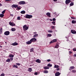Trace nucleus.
<instances>
[{
	"mask_svg": "<svg viewBox=\"0 0 76 76\" xmlns=\"http://www.w3.org/2000/svg\"><path fill=\"white\" fill-rule=\"evenodd\" d=\"M28 28H29V27L26 26V25H24L23 26V31H27V30L28 29Z\"/></svg>",
	"mask_w": 76,
	"mask_h": 76,
	"instance_id": "f257e3e1",
	"label": "nucleus"
},
{
	"mask_svg": "<svg viewBox=\"0 0 76 76\" xmlns=\"http://www.w3.org/2000/svg\"><path fill=\"white\" fill-rule=\"evenodd\" d=\"M26 18L27 19H31L32 18V15H26Z\"/></svg>",
	"mask_w": 76,
	"mask_h": 76,
	"instance_id": "f03ea898",
	"label": "nucleus"
},
{
	"mask_svg": "<svg viewBox=\"0 0 76 76\" xmlns=\"http://www.w3.org/2000/svg\"><path fill=\"white\" fill-rule=\"evenodd\" d=\"M30 41H31V42H35L37 41V39L35 38H32L31 39H30Z\"/></svg>",
	"mask_w": 76,
	"mask_h": 76,
	"instance_id": "7ed1b4c3",
	"label": "nucleus"
},
{
	"mask_svg": "<svg viewBox=\"0 0 76 76\" xmlns=\"http://www.w3.org/2000/svg\"><path fill=\"white\" fill-rule=\"evenodd\" d=\"M10 34V32L9 31H7L4 32V34L5 35H9Z\"/></svg>",
	"mask_w": 76,
	"mask_h": 76,
	"instance_id": "20e7f679",
	"label": "nucleus"
},
{
	"mask_svg": "<svg viewBox=\"0 0 76 76\" xmlns=\"http://www.w3.org/2000/svg\"><path fill=\"white\" fill-rule=\"evenodd\" d=\"M18 7V5L17 4H14L12 5V7H15V8H17Z\"/></svg>",
	"mask_w": 76,
	"mask_h": 76,
	"instance_id": "39448f33",
	"label": "nucleus"
},
{
	"mask_svg": "<svg viewBox=\"0 0 76 76\" xmlns=\"http://www.w3.org/2000/svg\"><path fill=\"white\" fill-rule=\"evenodd\" d=\"M66 4H68L69 3H70V0H66L65 1Z\"/></svg>",
	"mask_w": 76,
	"mask_h": 76,
	"instance_id": "423d86ee",
	"label": "nucleus"
},
{
	"mask_svg": "<svg viewBox=\"0 0 76 76\" xmlns=\"http://www.w3.org/2000/svg\"><path fill=\"white\" fill-rule=\"evenodd\" d=\"M19 4H25V2L24 1H20L19 2Z\"/></svg>",
	"mask_w": 76,
	"mask_h": 76,
	"instance_id": "0eeeda50",
	"label": "nucleus"
},
{
	"mask_svg": "<svg viewBox=\"0 0 76 76\" xmlns=\"http://www.w3.org/2000/svg\"><path fill=\"white\" fill-rule=\"evenodd\" d=\"M55 76H58L60 75V73L59 72H57L55 74Z\"/></svg>",
	"mask_w": 76,
	"mask_h": 76,
	"instance_id": "6e6552de",
	"label": "nucleus"
},
{
	"mask_svg": "<svg viewBox=\"0 0 76 76\" xmlns=\"http://www.w3.org/2000/svg\"><path fill=\"white\" fill-rule=\"evenodd\" d=\"M32 43V42L31 41H29L28 42H26V44H28V45H29V44H31Z\"/></svg>",
	"mask_w": 76,
	"mask_h": 76,
	"instance_id": "1a4fd4ad",
	"label": "nucleus"
},
{
	"mask_svg": "<svg viewBox=\"0 0 76 76\" xmlns=\"http://www.w3.org/2000/svg\"><path fill=\"white\" fill-rule=\"evenodd\" d=\"M12 45L13 46H15V45H18V43L16 42H15L12 44Z\"/></svg>",
	"mask_w": 76,
	"mask_h": 76,
	"instance_id": "9d476101",
	"label": "nucleus"
},
{
	"mask_svg": "<svg viewBox=\"0 0 76 76\" xmlns=\"http://www.w3.org/2000/svg\"><path fill=\"white\" fill-rule=\"evenodd\" d=\"M9 24L10 25H11V26H15V24L14 23H12L11 22H10L9 23Z\"/></svg>",
	"mask_w": 76,
	"mask_h": 76,
	"instance_id": "9b49d317",
	"label": "nucleus"
},
{
	"mask_svg": "<svg viewBox=\"0 0 76 76\" xmlns=\"http://www.w3.org/2000/svg\"><path fill=\"white\" fill-rule=\"evenodd\" d=\"M71 32L72 34H76V31L73 30H72L71 31Z\"/></svg>",
	"mask_w": 76,
	"mask_h": 76,
	"instance_id": "f8f14e48",
	"label": "nucleus"
},
{
	"mask_svg": "<svg viewBox=\"0 0 76 76\" xmlns=\"http://www.w3.org/2000/svg\"><path fill=\"white\" fill-rule=\"evenodd\" d=\"M36 62L38 63H41V60L37 59L36 60Z\"/></svg>",
	"mask_w": 76,
	"mask_h": 76,
	"instance_id": "ddd939ff",
	"label": "nucleus"
},
{
	"mask_svg": "<svg viewBox=\"0 0 76 76\" xmlns=\"http://www.w3.org/2000/svg\"><path fill=\"white\" fill-rule=\"evenodd\" d=\"M46 15H47L48 16H49V17H51V13L50 12H48L46 13Z\"/></svg>",
	"mask_w": 76,
	"mask_h": 76,
	"instance_id": "4468645a",
	"label": "nucleus"
},
{
	"mask_svg": "<svg viewBox=\"0 0 76 76\" xmlns=\"http://www.w3.org/2000/svg\"><path fill=\"white\" fill-rule=\"evenodd\" d=\"M38 34H34L33 36V38H36V37H38Z\"/></svg>",
	"mask_w": 76,
	"mask_h": 76,
	"instance_id": "2eb2a0df",
	"label": "nucleus"
},
{
	"mask_svg": "<svg viewBox=\"0 0 76 76\" xmlns=\"http://www.w3.org/2000/svg\"><path fill=\"white\" fill-rule=\"evenodd\" d=\"M9 57H14V55H12V54H10L9 55Z\"/></svg>",
	"mask_w": 76,
	"mask_h": 76,
	"instance_id": "dca6fc26",
	"label": "nucleus"
},
{
	"mask_svg": "<svg viewBox=\"0 0 76 76\" xmlns=\"http://www.w3.org/2000/svg\"><path fill=\"white\" fill-rule=\"evenodd\" d=\"M20 13L21 14H25V11L24 10L20 12Z\"/></svg>",
	"mask_w": 76,
	"mask_h": 76,
	"instance_id": "f3484780",
	"label": "nucleus"
},
{
	"mask_svg": "<svg viewBox=\"0 0 76 76\" xmlns=\"http://www.w3.org/2000/svg\"><path fill=\"white\" fill-rule=\"evenodd\" d=\"M49 67L48 66H45L44 67V69L46 70L47 69H49Z\"/></svg>",
	"mask_w": 76,
	"mask_h": 76,
	"instance_id": "a211bd4d",
	"label": "nucleus"
},
{
	"mask_svg": "<svg viewBox=\"0 0 76 76\" xmlns=\"http://www.w3.org/2000/svg\"><path fill=\"white\" fill-rule=\"evenodd\" d=\"M12 31H16V28H11Z\"/></svg>",
	"mask_w": 76,
	"mask_h": 76,
	"instance_id": "6ab92c4d",
	"label": "nucleus"
},
{
	"mask_svg": "<svg viewBox=\"0 0 76 76\" xmlns=\"http://www.w3.org/2000/svg\"><path fill=\"white\" fill-rule=\"evenodd\" d=\"M54 67L55 68H58V67H59V66H58V65H55Z\"/></svg>",
	"mask_w": 76,
	"mask_h": 76,
	"instance_id": "aec40b11",
	"label": "nucleus"
},
{
	"mask_svg": "<svg viewBox=\"0 0 76 76\" xmlns=\"http://www.w3.org/2000/svg\"><path fill=\"white\" fill-rule=\"evenodd\" d=\"M32 68H28V72H32Z\"/></svg>",
	"mask_w": 76,
	"mask_h": 76,
	"instance_id": "412c9836",
	"label": "nucleus"
},
{
	"mask_svg": "<svg viewBox=\"0 0 76 76\" xmlns=\"http://www.w3.org/2000/svg\"><path fill=\"white\" fill-rule=\"evenodd\" d=\"M4 16V14H0V17L1 18H3Z\"/></svg>",
	"mask_w": 76,
	"mask_h": 76,
	"instance_id": "4be33fe9",
	"label": "nucleus"
},
{
	"mask_svg": "<svg viewBox=\"0 0 76 76\" xmlns=\"http://www.w3.org/2000/svg\"><path fill=\"white\" fill-rule=\"evenodd\" d=\"M47 66H48V67H52V64H48Z\"/></svg>",
	"mask_w": 76,
	"mask_h": 76,
	"instance_id": "5701e85b",
	"label": "nucleus"
},
{
	"mask_svg": "<svg viewBox=\"0 0 76 76\" xmlns=\"http://www.w3.org/2000/svg\"><path fill=\"white\" fill-rule=\"evenodd\" d=\"M7 62H10V60L9 58H8L6 60Z\"/></svg>",
	"mask_w": 76,
	"mask_h": 76,
	"instance_id": "b1692460",
	"label": "nucleus"
},
{
	"mask_svg": "<svg viewBox=\"0 0 76 76\" xmlns=\"http://www.w3.org/2000/svg\"><path fill=\"white\" fill-rule=\"evenodd\" d=\"M55 48H58V45L56 44L55 47Z\"/></svg>",
	"mask_w": 76,
	"mask_h": 76,
	"instance_id": "393cba45",
	"label": "nucleus"
},
{
	"mask_svg": "<svg viewBox=\"0 0 76 76\" xmlns=\"http://www.w3.org/2000/svg\"><path fill=\"white\" fill-rule=\"evenodd\" d=\"M6 10H4L2 12V14H3V15H4V13H5V12H6Z\"/></svg>",
	"mask_w": 76,
	"mask_h": 76,
	"instance_id": "a878e982",
	"label": "nucleus"
},
{
	"mask_svg": "<svg viewBox=\"0 0 76 76\" xmlns=\"http://www.w3.org/2000/svg\"><path fill=\"white\" fill-rule=\"evenodd\" d=\"M43 72L44 73H48V71L47 70H45Z\"/></svg>",
	"mask_w": 76,
	"mask_h": 76,
	"instance_id": "bb28decb",
	"label": "nucleus"
},
{
	"mask_svg": "<svg viewBox=\"0 0 76 76\" xmlns=\"http://www.w3.org/2000/svg\"><path fill=\"white\" fill-rule=\"evenodd\" d=\"M72 23H76V21L75 20H73L72 21Z\"/></svg>",
	"mask_w": 76,
	"mask_h": 76,
	"instance_id": "cd10ccee",
	"label": "nucleus"
},
{
	"mask_svg": "<svg viewBox=\"0 0 76 76\" xmlns=\"http://www.w3.org/2000/svg\"><path fill=\"white\" fill-rule=\"evenodd\" d=\"M47 36H48V37H50L52 36V35L51 34H47Z\"/></svg>",
	"mask_w": 76,
	"mask_h": 76,
	"instance_id": "c85d7f7f",
	"label": "nucleus"
},
{
	"mask_svg": "<svg viewBox=\"0 0 76 76\" xmlns=\"http://www.w3.org/2000/svg\"><path fill=\"white\" fill-rule=\"evenodd\" d=\"M57 41V40L56 39H54L53 40V42H56Z\"/></svg>",
	"mask_w": 76,
	"mask_h": 76,
	"instance_id": "c756f323",
	"label": "nucleus"
},
{
	"mask_svg": "<svg viewBox=\"0 0 76 76\" xmlns=\"http://www.w3.org/2000/svg\"><path fill=\"white\" fill-rule=\"evenodd\" d=\"M13 67H15V68H18V66H17V65H13Z\"/></svg>",
	"mask_w": 76,
	"mask_h": 76,
	"instance_id": "7c9ffc66",
	"label": "nucleus"
},
{
	"mask_svg": "<svg viewBox=\"0 0 76 76\" xmlns=\"http://www.w3.org/2000/svg\"><path fill=\"white\" fill-rule=\"evenodd\" d=\"M34 51V48H31L30 49V52H33Z\"/></svg>",
	"mask_w": 76,
	"mask_h": 76,
	"instance_id": "2f4dec72",
	"label": "nucleus"
},
{
	"mask_svg": "<svg viewBox=\"0 0 76 76\" xmlns=\"http://www.w3.org/2000/svg\"><path fill=\"white\" fill-rule=\"evenodd\" d=\"M10 60H11L12 61L13 60V57H11V58H10Z\"/></svg>",
	"mask_w": 76,
	"mask_h": 76,
	"instance_id": "473e14b6",
	"label": "nucleus"
},
{
	"mask_svg": "<svg viewBox=\"0 0 76 76\" xmlns=\"http://www.w3.org/2000/svg\"><path fill=\"white\" fill-rule=\"evenodd\" d=\"M73 5H74V4H73V2H71L70 4V5L71 6H73Z\"/></svg>",
	"mask_w": 76,
	"mask_h": 76,
	"instance_id": "72a5a7b5",
	"label": "nucleus"
},
{
	"mask_svg": "<svg viewBox=\"0 0 76 76\" xmlns=\"http://www.w3.org/2000/svg\"><path fill=\"white\" fill-rule=\"evenodd\" d=\"M48 32H50V33H52V32H53V31L50 30H48Z\"/></svg>",
	"mask_w": 76,
	"mask_h": 76,
	"instance_id": "f704fd0d",
	"label": "nucleus"
},
{
	"mask_svg": "<svg viewBox=\"0 0 76 76\" xmlns=\"http://www.w3.org/2000/svg\"><path fill=\"white\" fill-rule=\"evenodd\" d=\"M17 19H18V20H20V17L19 16L17 18Z\"/></svg>",
	"mask_w": 76,
	"mask_h": 76,
	"instance_id": "c9c22d12",
	"label": "nucleus"
},
{
	"mask_svg": "<svg viewBox=\"0 0 76 76\" xmlns=\"http://www.w3.org/2000/svg\"><path fill=\"white\" fill-rule=\"evenodd\" d=\"M74 68H75V67H74V66H71L70 67V68L71 69H74Z\"/></svg>",
	"mask_w": 76,
	"mask_h": 76,
	"instance_id": "e433bc0d",
	"label": "nucleus"
},
{
	"mask_svg": "<svg viewBox=\"0 0 76 76\" xmlns=\"http://www.w3.org/2000/svg\"><path fill=\"white\" fill-rule=\"evenodd\" d=\"M2 28H0V34H1V32H2Z\"/></svg>",
	"mask_w": 76,
	"mask_h": 76,
	"instance_id": "4c0bfd02",
	"label": "nucleus"
},
{
	"mask_svg": "<svg viewBox=\"0 0 76 76\" xmlns=\"http://www.w3.org/2000/svg\"><path fill=\"white\" fill-rule=\"evenodd\" d=\"M16 65H17V66H20V64L19 63H16Z\"/></svg>",
	"mask_w": 76,
	"mask_h": 76,
	"instance_id": "58836bf2",
	"label": "nucleus"
},
{
	"mask_svg": "<svg viewBox=\"0 0 76 76\" xmlns=\"http://www.w3.org/2000/svg\"><path fill=\"white\" fill-rule=\"evenodd\" d=\"M72 72H73V73H76V71L75 70H72Z\"/></svg>",
	"mask_w": 76,
	"mask_h": 76,
	"instance_id": "ea45409f",
	"label": "nucleus"
},
{
	"mask_svg": "<svg viewBox=\"0 0 76 76\" xmlns=\"http://www.w3.org/2000/svg\"><path fill=\"white\" fill-rule=\"evenodd\" d=\"M55 22L54 21H53V22H52V23L53 24V25H56V23H55Z\"/></svg>",
	"mask_w": 76,
	"mask_h": 76,
	"instance_id": "a19ab883",
	"label": "nucleus"
},
{
	"mask_svg": "<svg viewBox=\"0 0 76 76\" xmlns=\"http://www.w3.org/2000/svg\"><path fill=\"white\" fill-rule=\"evenodd\" d=\"M73 51H76V48H74L73 49Z\"/></svg>",
	"mask_w": 76,
	"mask_h": 76,
	"instance_id": "79ce46f5",
	"label": "nucleus"
},
{
	"mask_svg": "<svg viewBox=\"0 0 76 76\" xmlns=\"http://www.w3.org/2000/svg\"><path fill=\"white\" fill-rule=\"evenodd\" d=\"M17 7V9H18V10H20V9H21L20 7Z\"/></svg>",
	"mask_w": 76,
	"mask_h": 76,
	"instance_id": "37998d69",
	"label": "nucleus"
},
{
	"mask_svg": "<svg viewBox=\"0 0 76 76\" xmlns=\"http://www.w3.org/2000/svg\"><path fill=\"white\" fill-rule=\"evenodd\" d=\"M1 76H4V74H2L1 75Z\"/></svg>",
	"mask_w": 76,
	"mask_h": 76,
	"instance_id": "c03bdc74",
	"label": "nucleus"
},
{
	"mask_svg": "<svg viewBox=\"0 0 76 76\" xmlns=\"http://www.w3.org/2000/svg\"><path fill=\"white\" fill-rule=\"evenodd\" d=\"M71 18L72 19H75L76 18H75V17H72Z\"/></svg>",
	"mask_w": 76,
	"mask_h": 76,
	"instance_id": "a18cd8bd",
	"label": "nucleus"
},
{
	"mask_svg": "<svg viewBox=\"0 0 76 76\" xmlns=\"http://www.w3.org/2000/svg\"><path fill=\"white\" fill-rule=\"evenodd\" d=\"M47 61H48V62L49 61H51V60L50 59H48L47 60Z\"/></svg>",
	"mask_w": 76,
	"mask_h": 76,
	"instance_id": "49530a36",
	"label": "nucleus"
},
{
	"mask_svg": "<svg viewBox=\"0 0 76 76\" xmlns=\"http://www.w3.org/2000/svg\"><path fill=\"white\" fill-rule=\"evenodd\" d=\"M51 28L53 29H54V26H52L51 27Z\"/></svg>",
	"mask_w": 76,
	"mask_h": 76,
	"instance_id": "de8ad7c7",
	"label": "nucleus"
},
{
	"mask_svg": "<svg viewBox=\"0 0 76 76\" xmlns=\"http://www.w3.org/2000/svg\"><path fill=\"white\" fill-rule=\"evenodd\" d=\"M34 75H38V73H37V72H35L34 73Z\"/></svg>",
	"mask_w": 76,
	"mask_h": 76,
	"instance_id": "09e8293b",
	"label": "nucleus"
},
{
	"mask_svg": "<svg viewBox=\"0 0 76 76\" xmlns=\"http://www.w3.org/2000/svg\"><path fill=\"white\" fill-rule=\"evenodd\" d=\"M53 21H55V20H56V18H53Z\"/></svg>",
	"mask_w": 76,
	"mask_h": 76,
	"instance_id": "8fccbe9b",
	"label": "nucleus"
},
{
	"mask_svg": "<svg viewBox=\"0 0 76 76\" xmlns=\"http://www.w3.org/2000/svg\"><path fill=\"white\" fill-rule=\"evenodd\" d=\"M53 42H53V41H51L50 42V44H51L52 43H53Z\"/></svg>",
	"mask_w": 76,
	"mask_h": 76,
	"instance_id": "3c124183",
	"label": "nucleus"
},
{
	"mask_svg": "<svg viewBox=\"0 0 76 76\" xmlns=\"http://www.w3.org/2000/svg\"><path fill=\"white\" fill-rule=\"evenodd\" d=\"M56 70H57V71H58V70H60V68H57L56 69Z\"/></svg>",
	"mask_w": 76,
	"mask_h": 76,
	"instance_id": "603ef678",
	"label": "nucleus"
},
{
	"mask_svg": "<svg viewBox=\"0 0 76 76\" xmlns=\"http://www.w3.org/2000/svg\"><path fill=\"white\" fill-rule=\"evenodd\" d=\"M73 57H76V54H74Z\"/></svg>",
	"mask_w": 76,
	"mask_h": 76,
	"instance_id": "864d4df0",
	"label": "nucleus"
},
{
	"mask_svg": "<svg viewBox=\"0 0 76 76\" xmlns=\"http://www.w3.org/2000/svg\"><path fill=\"white\" fill-rule=\"evenodd\" d=\"M33 34H37V32H33Z\"/></svg>",
	"mask_w": 76,
	"mask_h": 76,
	"instance_id": "5fc2aeb1",
	"label": "nucleus"
},
{
	"mask_svg": "<svg viewBox=\"0 0 76 76\" xmlns=\"http://www.w3.org/2000/svg\"><path fill=\"white\" fill-rule=\"evenodd\" d=\"M10 15V16H12V17L13 16V14H11Z\"/></svg>",
	"mask_w": 76,
	"mask_h": 76,
	"instance_id": "6e6d98bb",
	"label": "nucleus"
},
{
	"mask_svg": "<svg viewBox=\"0 0 76 76\" xmlns=\"http://www.w3.org/2000/svg\"><path fill=\"white\" fill-rule=\"evenodd\" d=\"M5 1H10V0H5Z\"/></svg>",
	"mask_w": 76,
	"mask_h": 76,
	"instance_id": "4d7b16f0",
	"label": "nucleus"
},
{
	"mask_svg": "<svg viewBox=\"0 0 76 76\" xmlns=\"http://www.w3.org/2000/svg\"><path fill=\"white\" fill-rule=\"evenodd\" d=\"M69 53H70V54H72V52L70 51H69Z\"/></svg>",
	"mask_w": 76,
	"mask_h": 76,
	"instance_id": "13d9d810",
	"label": "nucleus"
},
{
	"mask_svg": "<svg viewBox=\"0 0 76 76\" xmlns=\"http://www.w3.org/2000/svg\"><path fill=\"white\" fill-rule=\"evenodd\" d=\"M53 1H57V0H53Z\"/></svg>",
	"mask_w": 76,
	"mask_h": 76,
	"instance_id": "bf43d9fd",
	"label": "nucleus"
},
{
	"mask_svg": "<svg viewBox=\"0 0 76 76\" xmlns=\"http://www.w3.org/2000/svg\"><path fill=\"white\" fill-rule=\"evenodd\" d=\"M54 14L55 15H56V12H54Z\"/></svg>",
	"mask_w": 76,
	"mask_h": 76,
	"instance_id": "052dcab7",
	"label": "nucleus"
},
{
	"mask_svg": "<svg viewBox=\"0 0 76 76\" xmlns=\"http://www.w3.org/2000/svg\"><path fill=\"white\" fill-rule=\"evenodd\" d=\"M2 6V4L0 3V6Z\"/></svg>",
	"mask_w": 76,
	"mask_h": 76,
	"instance_id": "680f3d73",
	"label": "nucleus"
},
{
	"mask_svg": "<svg viewBox=\"0 0 76 76\" xmlns=\"http://www.w3.org/2000/svg\"><path fill=\"white\" fill-rule=\"evenodd\" d=\"M50 21H52V20H52V19H50Z\"/></svg>",
	"mask_w": 76,
	"mask_h": 76,
	"instance_id": "e2e57ef3",
	"label": "nucleus"
},
{
	"mask_svg": "<svg viewBox=\"0 0 76 76\" xmlns=\"http://www.w3.org/2000/svg\"><path fill=\"white\" fill-rule=\"evenodd\" d=\"M15 76H19L18 75H15Z\"/></svg>",
	"mask_w": 76,
	"mask_h": 76,
	"instance_id": "0e129e2a",
	"label": "nucleus"
},
{
	"mask_svg": "<svg viewBox=\"0 0 76 76\" xmlns=\"http://www.w3.org/2000/svg\"><path fill=\"white\" fill-rule=\"evenodd\" d=\"M0 47H1H1H2V46H0Z\"/></svg>",
	"mask_w": 76,
	"mask_h": 76,
	"instance_id": "69168bd1",
	"label": "nucleus"
},
{
	"mask_svg": "<svg viewBox=\"0 0 76 76\" xmlns=\"http://www.w3.org/2000/svg\"><path fill=\"white\" fill-rule=\"evenodd\" d=\"M67 41H68V40H67Z\"/></svg>",
	"mask_w": 76,
	"mask_h": 76,
	"instance_id": "338daca9",
	"label": "nucleus"
},
{
	"mask_svg": "<svg viewBox=\"0 0 76 76\" xmlns=\"http://www.w3.org/2000/svg\"><path fill=\"white\" fill-rule=\"evenodd\" d=\"M67 41H68V40H67Z\"/></svg>",
	"mask_w": 76,
	"mask_h": 76,
	"instance_id": "774afa93",
	"label": "nucleus"
}]
</instances>
